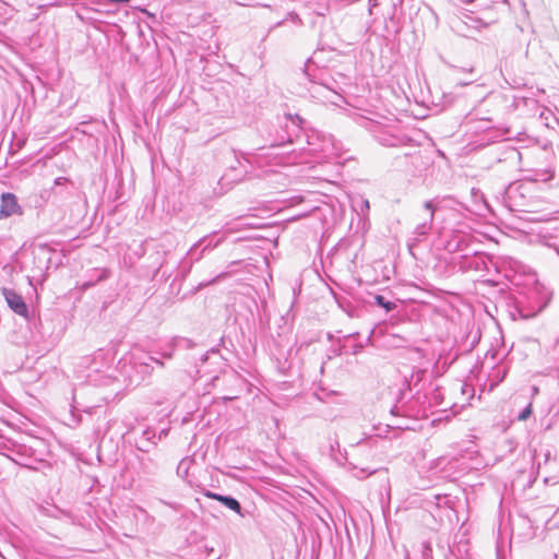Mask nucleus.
<instances>
[{"mask_svg": "<svg viewBox=\"0 0 559 559\" xmlns=\"http://www.w3.org/2000/svg\"><path fill=\"white\" fill-rule=\"evenodd\" d=\"M22 207L13 193H2L0 203V218H8L13 215H21Z\"/></svg>", "mask_w": 559, "mask_h": 559, "instance_id": "obj_1", "label": "nucleus"}, {"mask_svg": "<svg viewBox=\"0 0 559 559\" xmlns=\"http://www.w3.org/2000/svg\"><path fill=\"white\" fill-rule=\"evenodd\" d=\"M2 295L8 306L19 316L27 317L28 309L23 298L14 290L9 288L2 289Z\"/></svg>", "mask_w": 559, "mask_h": 559, "instance_id": "obj_2", "label": "nucleus"}, {"mask_svg": "<svg viewBox=\"0 0 559 559\" xmlns=\"http://www.w3.org/2000/svg\"><path fill=\"white\" fill-rule=\"evenodd\" d=\"M313 97H325V94L334 93L338 98L341 96L336 92L334 86H331L329 82L324 79H320V82H312V87L310 88Z\"/></svg>", "mask_w": 559, "mask_h": 559, "instance_id": "obj_3", "label": "nucleus"}, {"mask_svg": "<svg viewBox=\"0 0 559 559\" xmlns=\"http://www.w3.org/2000/svg\"><path fill=\"white\" fill-rule=\"evenodd\" d=\"M204 496L210 499H214V500L222 502L228 509L233 510L234 512H236L238 514L241 513L240 503L233 497L222 496V495L209 491V490L204 492Z\"/></svg>", "mask_w": 559, "mask_h": 559, "instance_id": "obj_4", "label": "nucleus"}, {"mask_svg": "<svg viewBox=\"0 0 559 559\" xmlns=\"http://www.w3.org/2000/svg\"><path fill=\"white\" fill-rule=\"evenodd\" d=\"M193 463L194 461L192 457H183L177 466V475L182 479H187L189 476V471L192 467Z\"/></svg>", "mask_w": 559, "mask_h": 559, "instance_id": "obj_5", "label": "nucleus"}, {"mask_svg": "<svg viewBox=\"0 0 559 559\" xmlns=\"http://www.w3.org/2000/svg\"><path fill=\"white\" fill-rule=\"evenodd\" d=\"M374 301L378 306L384 308L386 311H391L395 308L394 302L385 300V298L381 295H376Z\"/></svg>", "mask_w": 559, "mask_h": 559, "instance_id": "obj_6", "label": "nucleus"}, {"mask_svg": "<svg viewBox=\"0 0 559 559\" xmlns=\"http://www.w3.org/2000/svg\"><path fill=\"white\" fill-rule=\"evenodd\" d=\"M424 206H425V209L428 212V225L427 224H423L421 227L423 228H429L431 223H432V219H433L436 207H435V205L432 204L431 201L425 202Z\"/></svg>", "mask_w": 559, "mask_h": 559, "instance_id": "obj_7", "label": "nucleus"}, {"mask_svg": "<svg viewBox=\"0 0 559 559\" xmlns=\"http://www.w3.org/2000/svg\"><path fill=\"white\" fill-rule=\"evenodd\" d=\"M532 415V404H528L518 416L520 421L526 420Z\"/></svg>", "mask_w": 559, "mask_h": 559, "instance_id": "obj_8", "label": "nucleus"}, {"mask_svg": "<svg viewBox=\"0 0 559 559\" xmlns=\"http://www.w3.org/2000/svg\"><path fill=\"white\" fill-rule=\"evenodd\" d=\"M369 201L368 200H364L362 201V207H361V211H368L369 210Z\"/></svg>", "mask_w": 559, "mask_h": 559, "instance_id": "obj_9", "label": "nucleus"}, {"mask_svg": "<svg viewBox=\"0 0 559 559\" xmlns=\"http://www.w3.org/2000/svg\"><path fill=\"white\" fill-rule=\"evenodd\" d=\"M322 100H330V103L335 104V100L330 99L328 95L325 94V97H320Z\"/></svg>", "mask_w": 559, "mask_h": 559, "instance_id": "obj_10", "label": "nucleus"}, {"mask_svg": "<svg viewBox=\"0 0 559 559\" xmlns=\"http://www.w3.org/2000/svg\"><path fill=\"white\" fill-rule=\"evenodd\" d=\"M322 100H330V103L335 104V100L330 99L328 95L325 94V97H320Z\"/></svg>", "mask_w": 559, "mask_h": 559, "instance_id": "obj_11", "label": "nucleus"}, {"mask_svg": "<svg viewBox=\"0 0 559 559\" xmlns=\"http://www.w3.org/2000/svg\"><path fill=\"white\" fill-rule=\"evenodd\" d=\"M226 230H227L228 233L234 231V229H233L231 227H229V226L226 228Z\"/></svg>", "mask_w": 559, "mask_h": 559, "instance_id": "obj_12", "label": "nucleus"}, {"mask_svg": "<svg viewBox=\"0 0 559 559\" xmlns=\"http://www.w3.org/2000/svg\"><path fill=\"white\" fill-rule=\"evenodd\" d=\"M533 392L536 394L538 392V389L536 386H534Z\"/></svg>", "mask_w": 559, "mask_h": 559, "instance_id": "obj_13", "label": "nucleus"}]
</instances>
